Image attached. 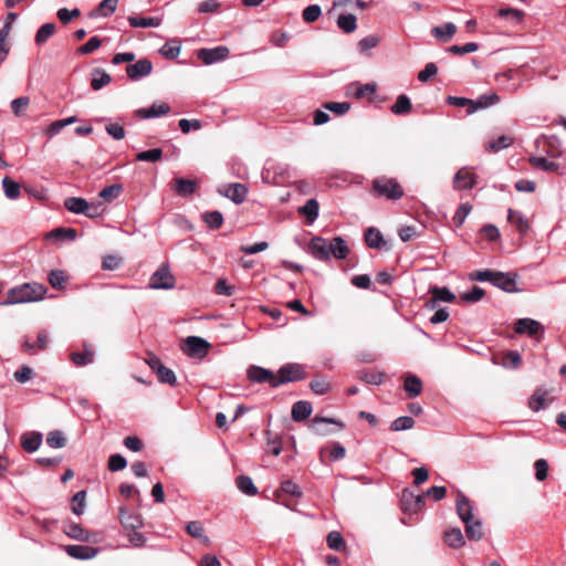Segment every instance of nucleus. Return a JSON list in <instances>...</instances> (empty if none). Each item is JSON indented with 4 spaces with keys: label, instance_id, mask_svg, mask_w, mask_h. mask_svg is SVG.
<instances>
[{
    "label": "nucleus",
    "instance_id": "1",
    "mask_svg": "<svg viewBox=\"0 0 566 566\" xmlns=\"http://www.w3.org/2000/svg\"><path fill=\"white\" fill-rule=\"evenodd\" d=\"M307 252L319 261H329L332 256L337 260L347 258L349 249L342 237H335L332 243H328L322 237H314L308 243Z\"/></svg>",
    "mask_w": 566,
    "mask_h": 566
},
{
    "label": "nucleus",
    "instance_id": "2",
    "mask_svg": "<svg viewBox=\"0 0 566 566\" xmlns=\"http://www.w3.org/2000/svg\"><path fill=\"white\" fill-rule=\"evenodd\" d=\"M455 509L459 518L465 524V535L470 541L479 542L484 536L483 524L473 518V506L469 497L458 491Z\"/></svg>",
    "mask_w": 566,
    "mask_h": 566
},
{
    "label": "nucleus",
    "instance_id": "3",
    "mask_svg": "<svg viewBox=\"0 0 566 566\" xmlns=\"http://www.w3.org/2000/svg\"><path fill=\"white\" fill-rule=\"evenodd\" d=\"M48 290L40 283H24L20 286L10 289L7 293V298L0 304L3 306L38 302L44 298Z\"/></svg>",
    "mask_w": 566,
    "mask_h": 566
},
{
    "label": "nucleus",
    "instance_id": "4",
    "mask_svg": "<svg viewBox=\"0 0 566 566\" xmlns=\"http://www.w3.org/2000/svg\"><path fill=\"white\" fill-rule=\"evenodd\" d=\"M370 192L379 198L396 201L403 197V189L394 178L378 177L373 180Z\"/></svg>",
    "mask_w": 566,
    "mask_h": 566
},
{
    "label": "nucleus",
    "instance_id": "5",
    "mask_svg": "<svg viewBox=\"0 0 566 566\" xmlns=\"http://www.w3.org/2000/svg\"><path fill=\"white\" fill-rule=\"evenodd\" d=\"M210 347V343L205 338L188 336L181 345V350L189 358L201 360L208 355Z\"/></svg>",
    "mask_w": 566,
    "mask_h": 566
},
{
    "label": "nucleus",
    "instance_id": "6",
    "mask_svg": "<svg viewBox=\"0 0 566 566\" xmlns=\"http://www.w3.org/2000/svg\"><path fill=\"white\" fill-rule=\"evenodd\" d=\"M277 380H275V385L281 386L287 382L303 380L306 377V373L304 367L297 363L285 364L280 367Z\"/></svg>",
    "mask_w": 566,
    "mask_h": 566
},
{
    "label": "nucleus",
    "instance_id": "7",
    "mask_svg": "<svg viewBox=\"0 0 566 566\" xmlns=\"http://www.w3.org/2000/svg\"><path fill=\"white\" fill-rule=\"evenodd\" d=\"M230 55V50L226 45L214 48H203L197 51V57L206 65L222 62Z\"/></svg>",
    "mask_w": 566,
    "mask_h": 566
},
{
    "label": "nucleus",
    "instance_id": "8",
    "mask_svg": "<svg viewBox=\"0 0 566 566\" xmlns=\"http://www.w3.org/2000/svg\"><path fill=\"white\" fill-rule=\"evenodd\" d=\"M175 286L174 275L167 265H161L153 273L149 280V287L153 290H170Z\"/></svg>",
    "mask_w": 566,
    "mask_h": 566
},
{
    "label": "nucleus",
    "instance_id": "9",
    "mask_svg": "<svg viewBox=\"0 0 566 566\" xmlns=\"http://www.w3.org/2000/svg\"><path fill=\"white\" fill-rule=\"evenodd\" d=\"M514 331L516 334H526L539 340L544 334V326L533 318H520L514 324Z\"/></svg>",
    "mask_w": 566,
    "mask_h": 566
},
{
    "label": "nucleus",
    "instance_id": "10",
    "mask_svg": "<svg viewBox=\"0 0 566 566\" xmlns=\"http://www.w3.org/2000/svg\"><path fill=\"white\" fill-rule=\"evenodd\" d=\"M63 531L70 538L78 542H98L97 533H91L90 531L84 530L80 524L73 522L65 523L63 526Z\"/></svg>",
    "mask_w": 566,
    "mask_h": 566
},
{
    "label": "nucleus",
    "instance_id": "11",
    "mask_svg": "<svg viewBox=\"0 0 566 566\" xmlns=\"http://www.w3.org/2000/svg\"><path fill=\"white\" fill-rule=\"evenodd\" d=\"M248 379L255 384L268 382L272 388H276L275 380L277 377L272 370L263 368L261 366L251 365L247 370Z\"/></svg>",
    "mask_w": 566,
    "mask_h": 566
},
{
    "label": "nucleus",
    "instance_id": "12",
    "mask_svg": "<svg viewBox=\"0 0 566 566\" xmlns=\"http://www.w3.org/2000/svg\"><path fill=\"white\" fill-rule=\"evenodd\" d=\"M147 364L149 365L150 369L156 373L160 382L169 385L175 384L176 376L174 370L166 368L157 356L149 355Z\"/></svg>",
    "mask_w": 566,
    "mask_h": 566
},
{
    "label": "nucleus",
    "instance_id": "13",
    "mask_svg": "<svg viewBox=\"0 0 566 566\" xmlns=\"http://www.w3.org/2000/svg\"><path fill=\"white\" fill-rule=\"evenodd\" d=\"M219 193L229 198L234 203H242L248 193V188L243 184L234 182L223 185L218 189Z\"/></svg>",
    "mask_w": 566,
    "mask_h": 566
},
{
    "label": "nucleus",
    "instance_id": "14",
    "mask_svg": "<svg viewBox=\"0 0 566 566\" xmlns=\"http://www.w3.org/2000/svg\"><path fill=\"white\" fill-rule=\"evenodd\" d=\"M516 273H504L501 271H497L492 285L496 286L497 289L506 292V293H515L520 290L516 286Z\"/></svg>",
    "mask_w": 566,
    "mask_h": 566
},
{
    "label": "nucleus",
    "instance_id": "15",
    "mask_svg": "<svg viewBox=\"0 0 566 566\" xmlns=\"http://www.w3.org/2000/svg\"><path fill=\"white\" fill-rule=\"evenodd\" d=\"M153 71V63L148 59H140L136 63L126 67L127 76L133 81H138Z\"/></svg>",
    "mask_w": 566,
    "mask_h": 566
},
{
    "label": "nucleus",
    "instance_id": "16",
    "mask_svg": "<svg viewBox=\"0 0 566 566\" xmlns=\"http://www.w3.org/2000/svg\"><path fill=\"white\" fill-rule=\"evenodd\" d=\"M429 293L432 295V297L428 301L427 306L432 310L437 306L438 302L451 303L457 298V296L446 286L440 287L433 285L429 289Z\"/></svg>",
    "mask_w": 566,
    "mask_h": 566
},
{
    "label": "nucleus",
    "instance_id": "17",
    "mask_svg": "<svg viewBox=\"0 0 566 566\" xmlns=\"http://www.w3.org/2000/svg\"><path fill=\"white\" fill-rule=\"evenodd\" d=\"M331 423L337 426L338 430L344 429L345 424L335 419V418H327V417H318L315 416L312 419L311 429L318 436H327L332 433V430H328L325 424Z\"/></svg>",
    "mask_w": 566,
    "mask_h": 566
},
{
    "label": "nucleus",
    "instance_id": "18",
    "mask_svg": "<svg viewBox=\"0 0 566 566\" xmlns=\"http://www.w3.org/2000/svg\"><path fill=\"white\" fill-rule=\"evenodd\" d=\"M454 188L458 190H470L476 185V175L461 168L453 178Z\"/></svg>",
    "mask_w": 566,
    "mask_h": 566
},
{
    "label": "nucleus",
    "instance_id": "19",
    "mask_svg": "<svg viewBox=\"0 0 566 566\" xmlns=\"http://www.w3.org/2000/svg\"><path fill=\"white\" fill-rule=\"evenodd\" d=\"M98 551L99 549L96 547L86 545H67L65 547V552L69 556L81 560L94 558L98 554Z\"/></svg>",
    "mask_w": 566,
    "mask_h": 566
},
{
    "label": "nucleus",
    "instance_id": "20",
    "mask_svg": "<svg viewBox=\"0 0 566 566\" xmlns=\"http://www.w3.org/2000/svg\"><path fill=\"white\" fill-rule=\"evenodd\" d=\"M170 111V107L166 103H154L149 107L146 108H138L135 114L139 118L149 119V118H157L160 116H164L168 114Z\"/></svg>",
    "mask_w": 566,
    "mask_h": 566
},
{
    "label": "nucleus",
    "instance_id": "21",
    "mask_svg": "<svg viewBox=\"0 0 566 566\" xmlns=\"http://www.w3.org/2000/svg\"><path fill=\"white\" fill-rule=\"evenodd\" d=\"M43 436L39 431H31L21 436V446L28 453L35 452L42 444Z\"/></svg>",
    "mask_w": 566,
    "mask_h": 566
},
{
    "label": "nucleus",
    "instance_id": "22",
    "mask_svg": "<svg viewBox=\"0 0 566 566\" xmlns=\"http://www.w3.org/2000/svg\"><path fill=\"white\" fill-rule=\"evenodd\" d=\"M119 520L124 528L127 531L139 530L143 526L142 518L125 507L119 509Z\"/></svg>",
    "mask_w": 566,
    "mask_h": 566
},
{
    "label": "nucleus",
    "instance_id": "23",
    "mask_svg": "<svg viewBox=\"0 0 566 566\" xmlns=\"http://www.w3.org/2000/svg\"><path fill=\"white\" fill-rule=\"evenodd\" d=\"M313 411L312 403L306 400H298L292 406L291 417L295 422L306 420Z\"/></svg>",
    "mask_w": 566,
    "mask_h": 566
},
{
    "label": "nucleus",
    "instance_id": "24",
    "mask_svg": "<svg viewBox=\"0 0 566 566\" xmlns=\"http://www.w3.org/2000/svg\"><path fill=\"white\" fill-rule=\"evenodd\" d=\"M500 101V97L496 93H488L480 95L476 99H473L472 107L468 109V114H472L476 112L478 109L488 108L490 106H493L497 104Z\"/></svg>",
    "mask_w": 566,
    "mask_h": 566
},
{
    "label": "nucleus",
    "instance_id": "25",
    "mask_svg": "<svg viewBox=\"0 0 566 566\" xmlns=\"http://www.w3.org/2000/svg\"><path fill=\"white\" fill-rule=\"evenodd\" d=\"M186 532L189 536L198 539L201 544H210V538L206 535L203 524L200 521H191L187 523Z\"/></svg>",
    "mask_w": 566,
    "mask_h": 566
},
{
    "label": "nucleus",
    "instance_id": "26",
    "mask_svg": "<svg viewBox=\"0 0 566 566\" xmlns=\"http://www.w3.org/2000/svg\"><path fill=\"white\" fill-rule=\"evenodd\" d=\"M118 6V0H102L99 4L90 13L91 18H107L112 15Z\"/></svg>",
    "mask_w": 566,
    "mask_h": 566
},
{
    "label": "nucleus",
    "instance_id": "27",
    "mask_svg": "<svg viewBox=\"0 0 566 566\" xmlns=\"http://www.w3.org/2000/svg\"><path fill=\"white\" fill-rule=\"evenodd\" d=\"M457 32V27L452 22L437 25L431 29V34L441 42H448Z\"/></svg>",
    "mask_w": 566,
    "mask_h": 566
},
{
    "label": "nucleus",
    "instance_id": "28",
    "mask_svg": "<svg viewBox=\"0 0 566 566\" xmlns=\"http://www.w3.org/2000/svg\"><path fill=\"white\" fill-rule=\"evenodd\" d=\"M507 220L515 226L521 234H525L530 229L528 220L521 211L510 208L507 210Z\"/></svg>",
    "mask_w": 566,
    "mask_h": 566
},
{
    "label": "nucleus",
    "instance_id": "29",
    "mask_svg": "<svg viewBox=\"0 0 566 566\" xmlns=\"http://www.w3.org/2000/svg\"><path fill=\"white\" fill-rule=\"evenodd\" d=\"M403 389L410 398H416L422 391V381L418 376L409 374L405 378Z\"/></svg>",
    "mask_w": 566,
    "mask_h": 566
},
{
    "label": "nucleus",
    "instance_id": "30",
    "mask_svg": "<svg viewBox=\"0 0 566 566\" xmlns=\"http://www.w3.org/2000/svg\"><path fill=\"white\" fill-rule=\"evenodd\" d=\"M319 205L316 199H308L306 203L298 209V212L306 217L308 224H312L318 217Z\"/></svg>",
    "mask_w": 566,
    "mask_h": 566
},
{
    "label": "nucleus",
    "instance_id": "31",
    "mask_svg": "<svg viewBox=\"0 0 566 566\" xmlns=\"http://www.w3.org/2000/svg\"><path fill=\"white\" fill-rule=\"evenodd\" d=\"M64 207L72 213L84 214L87 208V200L80 197H69L64 200Z\"/></svg>",
    "mask_w": 566,
    "mask_h": 566
},
{
    "label": "nucleus",
    "instance_id": "32",
    "mask_svg": "<svg viewBox=\"0 0 566 566\" xmlns=\"http://www.w3.org/2000/svg\"><path fill=\"white\" fill-rule=\"evenodd\" d=\"M237 488L248 496H254L258 494V489L254 485L252 479L248 475L241 474L235 479Z\"/></svg>",
    "mask_w": 566,
    "mask_h": 566
},
{
    "label": "nucleus",
    "instance_id": "33",
    "mask_svg": "<svg viewBox=\"0 0 566 566\" xmlns=\"http://www.w3.org/2000/svg\"><path fill=\"white\" fill-rule=\"evenodd\" d=\"M111 81H112L111 75L108 73H106L104 70H102V69H94L93 70L92 81H91V87L94 91H99L105 85L111 83Z\"/></svg>",
    "mask_w": 566,
    "mask_h": 566
},
{
    "label": "nucleus",
    "instance_id": "34",
    "mask_svg": "<svg viewBox=\"0 0 566 566\" xmlns=\"http://www.w3.org/2000/svg\"><path fill=\"white\" fill-rule=\"evenodd\" d=\"M337 27L345 33H352L357 29V19L353 13H342L337 18Z\"/></svg>",
    "mask_w": 566,
    "mask_h": 566
},
{
    "label": "nucleus",
    "instance_id": "35",
    "mask_svg": "<svg viewBox=\"0 0 566 566\" xmlns=\"http://www.w3.org/2000/svg\"><path fill=\"white\" fill-rule=\"evenodd\" d=\"M444 542L452 548H460L465 544L464 536L458 527L444 533Z\"/></svg>",
    "mask_w": 566,
    "mask_h": 566
},
{
    "label": "nucleus",
    "instance_id": "36",
    "mask_svg": "<svg viewBox=\"0 0 566 566\" xmlns=\"http://www.w3.org/2000/svg\"><path fill=\"white\" fill-rule=\"evenodd\" d=\"M411 107L412 104L410 98L407 95L401 94L397 97L395 104L391 105L390 111L395 115H406L411 111Z\"/></svg>",
    "mask_w": 566,
    "mask_h": 566
},
{
    "label": "nucleus",
    "instance_id": "37",
    "mask_svg": "<svg viewBox=\"0 0 566 566\" xmlns=\"http://www.w3.org/2000/svg\"><path fill=\"white\" fill-rule=\"evenodd\" d=\"M513 144V138L507 135H501L496 139L489 142L485 149L490 153H499Z\"/></svg>",
    "mask_w": 566,
    "mask_h": 566
},
{
    "label": "nucleus",
    "instance_id": "38",
    "mask_svg": "<svg viewBox=\"0 0 566 566\" xmlns=\"http://www.w3.org/2000/svg\"><path fill=\"white\" fill-rule=\"evenodd\" d=\"M365 242L370 249H379L384 237L377 228L370 227L365 232Z\"/></svg>",
    "mask_w": 566,
    "mask_h": 566
},
{
    "label": "nucleus",
    "instance_id": "39",
    "mask_svg": "<svg viewBox=\"0 0 566 566\" xmlns=\"http://www.w3.org/2000/svg\"><path fill=\"white\" fill-rule=\"evenodd\" d=\"M530 163L533 167L541 169L543 171L554 172L558 171L559 169V164L551 161L545 157H531Z\"/></svg>",
    "mask_w": 566,
    "mask_h": 566
},
{
    "label": "nucleus",
    "instance_id": "40",
    "mask_svg": "<svg viewBox=\"0 0 566 566\" xmlns=\"http://www.w3.org/2000/svg\"><path fill=\"white\" fill-rule=\"evenodd\" d=\"M128 23L133 28H151L158 27L160 20L153 17H128Z\"/></svg>",
    "mask_w": 566,
    "mask_h": 566
},
{
    "label": "nucleus",
    "instance_id": "41",
    "mask_svg": "<svg viewBox=\"0 0 566 566\" xmlns=\"http://www.w3.org/2000/svg\"><path fill=\"white\" fill-rule=\"evenodd\" d=\"M201 216L206 224L212 230L219 229L223 223V214L218 210L207 211Z\"/></svg>",
    "mask_w": 566,
    "mask_h": 566
},
{
    "label": "nucleus",
    "instance_id": "42",
    "mask_svg": "<svg viewBox=\"0 0 566 566\" xmlns=\"http://www.w3.org/2000/svg\"><path fill=\"white\" fill-rule=\"evenodd\" d=\"M2 187L8 199L14 200L20 197V185L9 177L2 179Z\"/></svg>",
    "mask_w": 566,
    "mask_h": 566
},
{
    "label": "nucleus",
    "instance_id": "43",
    "mask_svg": "<svg viewBox=\"0 0 566 566\" xmlns=\"http://www.w3.org/2000/svg\"><path fill=\"white\" fill-rule=\"evenodd\" d=\"M55 32V24L54 23H44L39 28L35 34V43L38 45H42L45 43Z\"/></svg>",
    "mask_w": 566,
    "mask_h": 566
},
{
    "label": "nucleus",
    "instance_id": "44",
    "mask_svg": "<svg viewBox=\"0 0 566 566\" xmlns=\"http://www.w3.org/2000/svg\"><path fill=\"white\" fill-rule=\"evenodd\" d=\"M485 295V292L480 286H472V289L468 292L462 293L459 298L460 302L463 303H476L480 302Z\"/></svg>",
    "mask_w": 566,
    "mask_h": 566
},
{
    "label": "nucleus",
    "instance_id": "45",
    "mask_svg": "<svg viewBox=\"0 0 566 566\" xmlns=\"http://www.w3.org/2000/svg\"><path fill=\"white\" fill-rule=\"evenodd\" d=\"M46 443L53 449H61L65 447L66 438L61 430H53L48 433Z\"/></svg>",
    "mask_w": 566,
    "mask_h": 566
},
{
    "label": "nucleus",
    "instance_id": "46",
    "mask_svg": "<svg viewBox=\"0 0 566 566\" xmlns=\"http://www.w3.org/2000/svg\"><path fill=\"white\" fill-rule=\"evenodd\" d=\"M401 509L405 513L415 514V494L408 489L402 490L400 499Z\"/></svg>",
    "mask_w": 566,
    "mask_h": 566
},
{
    "label": "nucleus",
    "instance_id": "47",
    "mask_svg": "<svg viewBox=\"0 0 566 566\" xmlns=\"http://www.w3.org/2000/svg\"><path fill=\"white\" fill-rule=\"evenodd\" d=\"M122 190L123 187L120 185H111L102 189L98 193V197L106 202H112L120 195Z\"/></svg>",
    "mask_w": 566,
    "mask_h": 566
},
{
    "label": "nucleus",
    "instance_id": "48",
    "mask_svg": "<svg viewBox=\"0 0 566 566\" xmlns=\"http://www.w3.org/2000/svg\"><path fill=\"white\" fill-rule=\"evenodd\" d=\"M198 189V181L195 179L179 178V197H187Z\"/></svg>",
    "mask_w": 566,
    "mask_h": 566
},
{
    "label": "nucleus",
    "instance_id": "49",
    "mask_svg": "<svg viewBox=\"0 0 566 566\" xmlns=\"http://www.w3.org/2000/svg\"><path fill=\"white\" fill-rule=\"evenodd\" d=\"M384 373H376L369 370H360L358 373V378L370 385H381L384 382Z\"/></svg>",
    "mask_w": 566,
    "mask_h": 566
},
{
    "label": "nucleus",
    "instance_id": "50",
    "mask_svg": "<svg viewBox=\"0 0 566 566\" xmlns=\"http://www.w3.org/2000/svg\"><path fill=\"white\" fill-rule=\"evenodd\" d=\"M326 541L331 549L338 552L345 549L346 544L343 535L339 532L333 531L328 533Z\"/></svg>",
    "mask_w": 566,
    "mask_h": 566
},
{
    "label": "nucleus",
    "instance_id": "51",
    "mask_svg": "<svg viewBox=\"0 0 566 566\" xmlns=\"http://www.w3.org/2000/svg\"><path fill=\"white\" fill-rule=\"evenodd\" d=\"M415 420L412 417L409 416H402L395 419L390 424L391 431H402V430H409L413 428Z\"/></svg>",
    "mask_w": 566,
    "mask_h": 566
},
{
    "label": "nucleus",
    "instance_id": "52",
    "mask_svg": "<svg viewBox=\"0 0 566 566\" xmlns=\"http://www.w3.org/2000/svg\"><path fill=\"white\" fill-rule=\"evenodd\" d=\"M497 14L502 18L512 20L514 23H521L524 18V12L514 8H501Z\"/></svg>",
    "mask_w": 566,
    "mask_h": 566
},
{
    "label": "nucleus",
    "instance_id": "53",
    "mask_svg": "<svg viewBox=\"0 0 566 566\" xmlns=\"http://www.w3.org/2000/svg\"><path fill=\"white\" fill-rule=\"evenodd\" d=\"M202 122L200 119H179V130L182 134H189L190 132H196L201 129Z\"/></svg>",
    "mask_w": 566,
    "mask_h": 566
},
{
    "label": "nucleus",
    "instance_id": "54",
    "mask_svg": "<svg viewBox=\"0 0 566 566\" xmlns=\"http://www.w3.org/2000/svg\"><path fill=\"white\" fill-rule=\"evenodd\" d=\"M163 150L160 148H153L137 154L136 158L139 161L156 163L161 159Z\"/></svg>",
    "mask_w": 566,
    "mask_h": 566
},
{
    "label": "nucleus",
    "instance_id": "55",
    "mask_svg": "<svg viewBox=\"0 0 566 566\" xmlns=\"http://www.w3.org/2000/svg\"><path fill=\"white\" fill-rule=\"evenodd\" d=\"M322 14V9L318 4H310L307 6L303 12L302 18L305 22L312 23L315 22Z\"/></svg>",
    "mask_w": 566,
    "mask_h": 566
},
{
    "label": "nucleus",
    "instance_id": "56",
    "mask_svg": "<svg viewBox=\"0 0 566 566\" xmlns=\"http://www.w3.org/2000/svg\"><path fill=\"white\" fill-rule=\"evenodd\" d=\"M49 283L54 289H63L66 281L65 273L61 270H52L48 276Z\"/></svg>",
    "mask_w": 566,
    "mask_h": 566
},
{
    "label": "nucleus",
    "instance_id": "57",
    "mask_svg": "<svg viewBox=\"0 0 566 566\" xmlns=\"http://www.w3.org/2000/svg\"><path fill=\"white\" fill-rule=\"evenodd\" d=\"M522 363V357L516 350L506 353L503 357L502 365L505 368H517Z\"/></svg>",
    "mask_w": 566,
    "mask_h": 566
},
{
    "label": "nucleus",
    "instance_id": "58",
    "mask_svg": "<svg viewBox=\"0 0 566 566\" xmlns=\"http://www.w3.org/2000/svg\"><path fill=\"white\" fill-rule=\"evenodd\" d=\"M472 210V206L470 203H462L457 209L454 216H453V223L455 227H461L465 220V218L469 216V213Z\"/></svg>",
    "mask_w": 566,
    "mask_h": 566
},
{
    "label": "nucleus",
    "instance_id": "59",
    "mask_svg": "<svg viewBox=\"0 0 566 566\" xmlns=\"http://www.w3.org/2000/svg\"><path fill=\"white\" fill-rule=\"evenodd\" d=\"M496 272L497 271H495V270L475 271L470 274V280L478 281V282H489L492 284Z\"/></svg>",
    "mask_w": 566,
    "mask_h": 566
},
{
    "label": "nucleus",
    "instance_id": "60",
    "mask_svg": "<svg viewBox=\"0 0 566 566\" xmlns=\"http://www.w3.org/2000/svg\"><path fill=\"white\" fill-rule=\"evenodd\" d=\"M86 212L84 213L85 217L94 219L98 218L103 214L105 208L102 201H87V208L85 209Z\"/></svg>",
    "mask_w": 566,
    "mask_h": 566
},
{
    "label": "nucleus",
    "instance_id": "61",
    "mask_svg": "<svg viewBox=\"0 0 566 566\" xmlns=\"http://www.w3.org/2000/svg\"><path fill=\"white\" fill-rule=\"evenodd\" d=\"M479 49L478 43L468 42L464 45H451L448 51L455 55H462L467 53L475 52Z\"/></svg>",
    "mask_w": 566,
    "mask_h": 566
},
{
    "label": "nucleus",
    "instance_id": "62",
    "mask_svg": "<svg viewBox=\"0 0 566 566\" xmlns=\"http://www.w3.org/2000/svg\"><path fill=\"white\" fill-rule=\"evenodd\" d=\"M126 465L127 461L122 454H112L108 459V470L112 472L124 470Z\"/></svg>",
    "mask_w": 566,
    "mask_h": 566
},
{
    "label": "nucleus",
    "instance_id": "63",
    "mask_svg": "<svg viewBox=\"0 0 566 566\" xmlns=\"http://www.w3.org/2000/svg\"><path fill=\"white\" fill-rule=\"evenodd\" d=\"M379 43V38L377 35H368L363 38L358 42V50L360 53H366L367 51L376 48Z\"/></svg>",
    "mask_w": 566,
    "mask_h": 566
},
{
    "label": "nucleus",
    "instance_id": "64",
    "mask_svg": "<svg viewBox=\"0 0 566 566\" xmlns=\"http://www.w3.org/2000/svg\"><path fill=\"white\" fill-rule=\"evenodd\" d=\"M106 133L116 140H122L125 137L124 126L118 123H109L105 126Z\"/></svg>",
    "mask_w": 566,
    "mask_h": 566
}]
</instances>
